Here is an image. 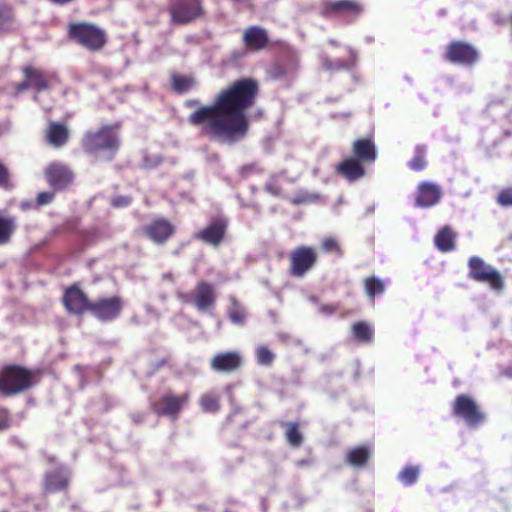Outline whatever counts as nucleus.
<instances>
[{
  "instance_id": "9b49d317",
  "label": "nucleus",
  "mask_w": 512,
  "mask_h": 512,
  "mask_svg": "<svg viewBox=\"0 0 512 512\" xmlns=\"http://www.w3.org/2000/svg\"><path fill=\"white\" fill-rule=\"evenodd\" d=\"M124 308L121 296L100 297L91 302L89 313L100 322H113L120 317Z\"/></svg>"
},
{
  "instance_id": "a211bd4d",
  "label": "nucleus",
  "mask_w": 512,
  "mask_h": 512,
  "mask_svg": "<svg viewBox=\"0 0 512 512\" xmlns=\"http://www.w3.org/2000/svg\"><path fill=\"white\" fill-rule=\"evenodd\" d=\"M242 41L249 52H258L270 45L268 31L258 25L247 27L243 32Z\"/></svg>"
},
{
  "instance_id": "20e7f679",
  "label": "nucleus",
  "mask_w": 512,
  "mask_h": 512,
  "mask_svg": "<svg viewBox=\"0 0 512 512\" xmlns=\"http://www.w3.org/2000/svg\"><path fill=\"white\" fill-rule=\"evenodd\" d=\"M67 36L75 44L90 52H100L108 43L106 31L87 21L70 23L67 28Z\"/></svg>"
},
{
  "instance_id": "a18cd8bd",
  "label": "nucleus",
  "mask_w": 512,
  "mask_h": 512,
  "mask_svg": "<svg viewBox=\"0 0 512 512\" xmlns=\"http://www.w3.org/2000/svg\"><path fill=\"white\" fill-rule=\"evenodd\" d=\"M15 94H20L28 89H31L29 81L27 78H24L23 81L16 83L14 86Z\"/></svg>"
},
{
  "instance_id": "5701e85b",
  "label": "nucleus",
  "mask_w": 512,
  "mask_h": 512,
  "mask_svg": "<svg viewBox=\"0 0 512 512\" xmlns=\"http://www.w3.org/2000/svg\"><path fill=\"white\" fill-rule=\"evenodd\" d=\"M46 141L54 148H62L70 138L68 127L60 122H50L45 133Z\"/></svg>"
},
{
  "instance_id": "7c9ffc66",
  "label": "nucleus",
  "mask_w": 512,
  "mask_h": 512,
  "mask_svg": "<svg viewBox=\"0 0 512 512\" xmlns=\"http://www.w3.org/2000/svg\"><path fill=\"white\" fill-rule=\"evenodd\" d=\"M354 338L361 343H370L374 337V331L371 325L365 321H358L352 325Z\"/></svg>"
},
{
  "instance_id": "f03ea898",
  "label": "nucleus",
  "mask_w": 512,
  "mask_h": 512,
  "mask_svg": "<svg viewBox=\"0 0 512 512\" xmlns=\"http://www.w3.org/2000/svg\"><path fill=\"white\" fill-rule=\"evenodd\" d=\"M119 123L102 125L97 129L86 131L81 138V147L88 155L103 156L112 161L121 147Z\"/></svg>"
},
{
  "instance_id": "c9c22d12",
  "label": "nucleus",
  "mask_w": 512,
  "mask_h": 512,
  "mask_svg": "<svg viewBox=\"0 0 512 512\" xmlns=\"http://www.w3.org/2000/svg\"><path fill=\"white\" fill-rule=\"evenodd\" d=\"M321 248L323 251H325L327 253H333L338 257H342L344 254L341 245L339 244L337 239L334 237L324 238L321 242Z\"/></svg>"
},
{
  "instance_id": "58836bf2",
  "label": "nucleus",
  "mask_w": 512,
  "mask_h": 512,
  "mask_svg": "<svg viewBox=\"0 0 512 512\" xmlns=\"http://www.w3.org/2000/svg\"><path fill=\"white\" fill-rule=\"evenodd\" d=\"M427 165V162L424 157L423 149L420 147L416 148V154L408 163V166L414 171H421Z\"/></svg>"
},
{
  "instance_id": "37998d69",
  "label": "nucleus",
  "mask_w": 512,
  "mask_h": 512,
  "mask_svg": "<svg viewBox=\"0 0 512 512\" xmlns=\"http://www.w3.org/2000/svg\"><path fill=\"white\" fill-rule=\"evenodd\" d=\"M56 192L57 191H54L53 189L52 191H43L38 193L35 201L36 206L40 207L50 204L54 200Z\"/></svg>"
},
{
  "instance_id": "49530a36",
  "label": "nucleus",
  "mask_w": 512,
  "mask_h": 512,
  "mask_svg": "<svg viewBox=\"0 0 512 512\" xmlns=\"http://www.w3.org/2000/svg\"><path fill=\"white\" fill-rule=\"evenodd\" d=\"M264 189L266 192L270 193L271 195L273 196H280L281 195V188L277 185H274V184H271V183H267L265 186H264Z\"/></svg>"
},
{
  "instance_id": "2f4dec72",
  "label": "nucleus",
  "mask_w": 512,
  "mask_h": 512,
  "mask_svg": "<svg viewBox=\"0 0 512 512\" xmlns=\"http://www.w3.org/2000/svg\"><path fill=\"white\" fill-rule=\"evenodd\" d=\"M199 404L204 412L216 413L220 410V395L214 392H208L201 395Z\"/></svg>"
},
{
  "instance_id": "39448f33",
  "label": "nucleus",
  "mask_w": 512,
  "mask_h": 512,
  "mask_svg": "<svg viewBox=\"0 0 512 512\" xmlns=\"http://www.w3.org/2000/svg\"><path fill=\"white\" fill-rule=\"evenodd\" d=\"M168 12L175 25H188L206 17L204 0H171Z\"/></svg>"
},
{
  "instance_id": "79ce46f5",
  "label": "nucleus",
  "mask_w": 512,
  "mask_h": 512,
  "mask_svg": "<svg viewBox=\"0 0 512 512\" xmlns=\"http://www.w3.org/2000/svg\"><path fill=\"white\" fill-rule=\"evenodd\" d=\"M12 425V417L10 410L6 407L0 406V432L7 430Z\"/></svg>"
},
{
  "instance_id": "4468645a",
  "label": "nucleus",
  "mask_w": 512,
  "mask_h": 512,
  "mask_svg": "<svg viewBox=\"0 0 512 512\" xmlns=\"http://www.w3.org/2000/svg\"><path fill=\"white\" fill-rule=\"evenodd\" d=\"M142 233L153 243H166L175 233V226L166 218L157 217L142 227Z\"/></svg>"
},
{
  "instance_id": "2eb2a0df",
  "label": "nucleus",
  "mask_w": 512,
  "mask_h": 512,
  "mask_svg": "<svg viewBox=\"0 0 512 512\" xmlns=\"http://www.w3.org/2000/svg\"><path fill=\"white\" fill-rule=\"evenodd\" d=\"M227 228L228 221L224 218H217L196 232L194 238L205 244L218 247L225 239Z\"/></svg>"
},
{
  "instance_id": "4c0bfd02",
  "label": "nucleus",
  "mask_w": 512,
  "mask_h": 512,
  "mask_svg": "<svg viewBox=\"0 0 512 512\" xmlns=\"http://www.w3.org/2000/svg\"><path fill=\"white\" fill-rule=\"evenodd\" d=\"M14 21V13L11 6L0 3V30L6 28Z\"/></svg>"
},
{
  "instance_id": "dca6fc26",
  "label": "nucleus",
  "mask_w": 512,
  "mask_h": 512,
  "mask_svg": "<svg viewBox=\"0 0 512 512\" xmlns=\"http://www.w3.org/2000/svg\"><path fill=\"white\" fill-rule=\"evenodd\" d=\"M363 5L355 0H325L322 2V14L359 16L363 12Z\"/></svg>"
},
{
  "instance_id": "f257e3e1",
  "label": "nucleus",
  "mask_w": 512,
  "mask_h": 512,
  "mask_svg": "<svg viewBox=\"0 0 512 512\" xmlns=\"http://www.w3.org/2000/svg\"><path fill=\"white\" fill-rule=\"evenodd\" d=\"M260 88L250 77L240 78L221 89L212 104H201L198 99L185 102L188 108H196L188 123L201 129L202 134L229 144L243 139L249 130L246 112L255 106Z\"/></svg>"
},
{
  "instance_id": "bb28decb",
  "label": "nucleus",
  "mask_w": 512,
  "mask_h": 512,
  "mask_svg": "<svg viewBox=\"0 0 512 512\" xmlns=\"http://www.w3.org/2000/svg\"><path fill=\"white\" fill-rule=\"evenodd\" d=\"M370 457L369 449L365 446H357L349 450L346 462L353 467H363Z\"/></svg>"
},
{
  "instance_id": "e433bc0d",
  "label": "nucleus",
  "mask_w": 512,
  "mask_h": 512,
  "mask_svg": "<svg viewBox=\"0 0 512 512\" xmlns=\"http://www.w3.org/2000/svg\"><path fill=\"white\" fill-rule=\"evenodd\" d=\"M256 358L259 364L270 366L275 359V355L268 347L259 346L256 349Z\"/></svg>"
},
{
  "instance_id": "72a5a7b5",
  "label": "nucleus",
  "mask_w": 512,
  "mask_h": 512,
  "mask_svg": "<svg viewBox=\"0 0 512 512\" xmlns=\"http://www.w3.org/2000/svg\"><path fill=\"white\" fill-rule=\"evenodd\" d=\"M229 320L234 324H243L245 320V312L241 305L235 298L231 299V303L228 309Z\"/></svg>"
},
{
  "instance_id": "473e14b6",
  "label": "nucleus",
  "mask_w": 512,
  "mask_h": 512,
  "mask_svg": "<svg viewBox=\"0 0 512 512\" xmlns=\"http://www.w3.org/2000/svg\"><path fill=\"white\" fill-rule=\"evenodd\" d=\"M420 474V468L414 465L405 466L398 474V479L405 486H411L416 483Z\"/></svg>"
},
{
  "instance_id": "6e6552de",
  "label": "nucleus",
  "mask_w": 512,
  "mask_h": 512,
  "mask_svg": "<svg viewBox=\"0 0 512 512\" xmlns=\"http://www.w3.org/2000/svg\"><path fill=\"white\" fill-rule=\"evenodd\" d=\"M469 278L486 283L493 290L500 291L504 287L502 275L494 267L488 265L481 257L471 256L468 259Z\"/></svg>"
},
{
  "instance_id": "de8ad7c7",
  "label": "nucleus",
  "mask_w": 512,
  "mask_h": 512,
  "mask_svg": "<svg viewBox=\"0 0 512 512\" xmlns=\"http://www.w3.org/2000/svg\"><path fill=\"white\" fill-rule=\"evenodd\" d=\"M131 419L133 421L134 424H141L144 422L145 420V416L141 413H134L131 415Z\"/></svg>"
},
{
  "instance_id": "412c9836",
  "label": "nucleus",
  "mask_w": 512,
  "mask_h": 512,
  "mask_svg": "<svg viewBox=\"0 0 512 512\" xmlns=\"http://www.w3.org/2000/svg\"><path fill=\"white\" fill-rule=\"evenodd\" d=\"M442 196L438 185L431 182H421L417 188L415 205L422 208H428L436 205Z\"/></svg>"
},
{
  "instance_id": "9d476101",
  "label": "nucleus",
  "mask_w": 512,
  "mask_h": 512,
  "mask_svg": "<svg viewBox=\"0 0 512 512\" xmlns=\"http://www.w3.org/2000/svg\"><path fill=\"white\" fill-rule=\"evenodd\" d=\"M452 409L454 416L461 418L469 427L481 425L486 418L475 400L467 394L456 396Z\"/></svg>"
},
{
  "instance_id": "c85d7f7f",
  "label": "nucleus",
  "mask_w": 512,
  "mask_h": 512,
  "mask_svg": "<svg viewBox=\"0 0 512 512\" xmlns=\"http://www.w3.org/2000/svg\"><path fill=\"white\" fill-rule=\"evenodd\" d=\"M172 89L178 93L183 94L190 91L196 84L194 77L189 75L172 74L171 76Z\"/></svg>"
},
{
  "instance_id": "a878e982",
  "label": "nucleus",
  "mask_w": 512,
  "mask_h": 512,
  "mask_svg": "<svg viewBox=\"0 0 512 512\" xmlns=\"http://www.w3.org/2000/svg\"><path fill=\"white\" fill-rule=\"evenodd\" d=\"M16 217L0 211V246L8 244L17 230Z\"/></svg>"
},
{
  "instance_id": "1a4fd4ad",
  "label": "nucleus",
  "mask_w": 512,
  "mask_h": 512,
  "mask_svg": "<svg viewBox=\"0 0 512 512\" xmlns=\"http://www.w3.org/2000/svg\"><path fill=\"white\" fill-rule=\"evenodd\" d=\"M318 262V253L312 246L300 245L289 254V274L296 278L304 277Z\"/></svg>"
},
{
  "instance_id": "0eeeda50",
  "label": "nucleus",
  "mask_w": 512,
  "mask_h": 512,
  "mask_svg": "<svg viewBox=\"0 0 512 512\" xmlns=\"http://www.w3.org/2000/svg\"><path fill=\"white\" fill-rule=\"evenodd\" d=\"M190 400V393L174 394L166 392L157 400L150 402L151 411L159 417L177 420Z\"/></svg>"
},
{
  "instance_id": "f8f14e48",
  "label": "nucleus",
  "mask_w": 512,
  "mask_h": 512,
  "mask_svg": "<svg viewBox=\"0 0 512 512\" xmlns=\"http://www.w3.org/2000/svg\"><path fill=\"white\" fill-rule=\"evenodd\" d=\"M44 177L48 185L59 192L66 190L73 183L75 174L69 165L52 161L44 169Z\"/></svg>"
},
{
  "instance_id": "f3484780",
  "label": "nucleus",
  "mask_w": 512,
  "mask_h": 512,
  "mask_svg": "<svg viewBox=\"0 0 512 512\" xmlns=\"http://www.w3.org/2000/svg\"><path fill=\"white\" fill-rule=\"evenodd\" d=\"M243 358L237 351L215 354L210 360V368L218 373H233L241 368Z\"/></svg>"
},
{
  "instance_id": "b1692460",
  "label": "nucleus",
  "mask_w": 512,
  "mask_h": 512,
  "mask_svg": "<svg viewBox=\"0 0 512 512\" xmlns=\"http://www.w3.org/2000/svg\"><path fill=\"white\" fill-rule=\"evenodd\" d=\"M24 78H27L31 89L36 93L50 89V77L44 71L34 68L32 66H25L22 68Z\"/></svg>"
},
{
  "instance_id": "423d86ee",
  "label": "nucleus",
  "mask_w": 512,
  "mask_h": 512,
  "mask_svg": "<svg viewBox=\"0 0 512 512\" xmlns=\"http://www.w3.org/2000/svg\"><path fill=\"white\" fill-rule=\"evenodd\" d=\"M443 59L454 65L473 67L480 60V52L469 42L452 40L445 47Z\"/></svg>"
},
{
  "instance_id": "f704fd0d",
  "label": "nucleus",
  "mask_w": 512,
  "mask_h": 512,
  "mask_svg": "<svg viewBox=\"0 0 512 512\" xmlns=\"http://www.w3.org/2000/svg\"><path fill=\"white\" fill-rule=\"evenodd\" d=\"M286 439L290 445L299 447L303 443V436L299 431L298 424L294 422L287 423Z\"/></svg>"
},
{
  "instance_id": "cd10ccee",
  "label": "nucleus",
  "mask_w": 512,
  "mask_h": 512,
  "mask_svg": "<svg viewBox=\"0 0 512 512\" xmlns=\"http://www.w3.org/2000/svg\"><path fill=\"white\" fill-rule=\"evenodd\" d=\"M69 480L59 472L47 474L45 477V490L47 492H56L67 489Z\"/></svg>"
},
{
  "instance_id": "6ab92c4d",
  "label": "nucleus",
  "mask_w": 512,
  "mask_h": 512,
  "mask_svg": "<svg viewBox=\"0 0 512 512\" xmlns=\"http://www.w3.org/2000/svg\"><path fill=\"white\" fill-rule=\"evenodd\" d=\"M335 173L348 182H356L365 176V164L353 156L346 157L335 166Z\"/></svg>"
},
{
  "instance_id": "c03bdc74",
  "label": "nucleus",
  "mask_w": 512,
  "mask_h": 512,
  "mask_svg": "<svg viewBox=\"0 0 512 512\" xmlns=\"http://www.w3.org/2000/svg\"><path fill=\"white\" fill-rule=\"evenodd\" d=\"M132 203V197L127 195H117L111 199V206L114 208L128 207Z\"/></svg>"
},
{
  "instance_id": "7ed1b4c3",
  "label": "nucleus",
  "mask_w": 512,
  "mask_h": 512,
  "mask_svg": "<svg viewBox=\"0 0 512 512\" xmlns=\"http://www.w3.org/2000/svg\"><path fill=\"white\" fill-rule=\"evenodd\" d=\"M40 371L9 364L0 369V396L12 397L30 390L39 381Z\"/></svg>"
},
{
  "instance_id": "4be33fe9",
  "label": "nucleus",
  "mask_w": 512,
  "mask_h": 512,
  "mask_svg": "<svg viewBox=\"0 0 512 512\" xmlns=\"http://www.w3.org/2000/svg\"><path fill=\"white\" fill-rule=\"evenodd\" d=\"M193 302L199 311H206L212 308L216 302L214 286L205 281L198 282L195 287Z\"/></svg>"
},
{
  "instance_id": "aec40b11",
  "label": "nucleus",
  "mask_w": 512,
  "mask_h": 512,
  "mask_svg": "<svg viewBox=\"0 0 512 512\" xmlns=\"http://www.w3.org/2000/svg\"><path fill=\"white\" fill-rule=\"evenodd\" d=\"M351 151L353 157L365 165L374 163L377 158V149L372 136L356 139L352 143Z\"/></svg>"
},
{
  "instance_id": "09e8293b",
  "label": "nucleus",
  "mask_w": 512,
  "mask_h": 512,
  "mask_svg": "<svg viewBox=\"0 0 512 512\" xmlns=\"http://www.w3.org/2000/svg\"><path fill=\"white\" fill-rule=\"evenodd\" d=\"M329 43H330L331 45H334V46H336V45H337V41H335V40H330V41H329Z\"/></svg>"
},
{
  "instance_id": "393cba45",
  "label": "nucleus",
  "mask_w": 512,
  "mask_h": 512,
  "mask_svg": "<svg viewBox=\"0 0 512 512\" xmlns=\"http://www.w3.org/2000/svg\"><path fill=\"white\" fill-rule=\"evenodd\" d=\"M457 234L450 226H444L436 233L434 244L443 253L451 252L456 247Z\"/></svg>"
},
{
  "instance_id": "ddd939ff",
  "label": "nucleus",
  "mask_w": 512,
  "mask_h": 512,
  "mask_svg": "<svg viewBox=\"0 0 512 512\" xmlns=\"http://www.w3.org/2000/svg\"><path fill=\"white\" fill-rule=\"evenodd\" d=\"M61 301L69 314L77 316L89 312L92 302L77 283L68 286L64 290Z\"/></svg>"
},
{
  "instance_id": "ea45409f",
  "label": "nucleus",
  "mask_w": 512,
  "mask_h": 512,
  "mask_svg": "<svg viewBox=\"0 0 512 512\" xmlns=\"http://www.w3.org/2000/svg\"><path fill=\"white\" fill-rule=\"evenodd\" d=\"M12 187L11 175L8 167L0 161V188L8 190Z\"/></svg>"
},
{
  "instance_id": "c756f323",
  "label": "nucleus",
  "mask_w": 512,
  "mask_h": 512,
  "mask_svg": "<svg viewBox=\"0 0 512 512\" xmlns=\"http://www.w3.org/2000/svg\"><path fill=\"white\" fill-rule=\"evenodd\" d=\"M364 289L369 299L374 300L376 296L384 293L386 284L375 276L366 277L363 281Z\"/></svg>"
},
{
  "instance_id": "a19ab883",
  "label": "nucleus",
  "mask_w": 512,
  "mask_h": 512,
  "mask_svg": "<svg viewBox=\"0 0 512 512\" xmlns=\"http://www.w3.org/2000/svg\"><path fill=\"white\" fill-rule=\"evenodd\" d=\"M496 201L502 207H512V187L502 189Z\"/></svg>"
}]
</instances>
